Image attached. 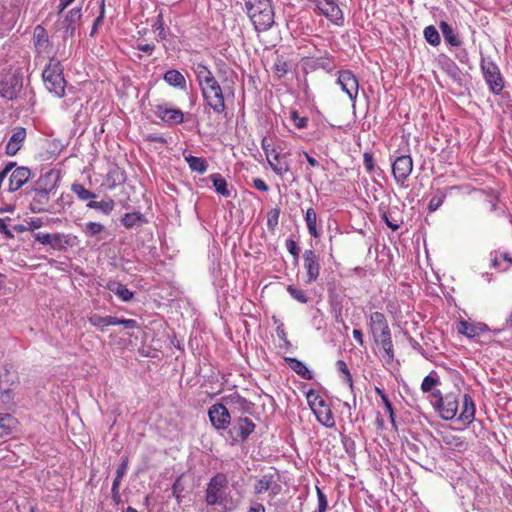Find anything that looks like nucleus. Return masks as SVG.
I'll return each instance as SVG.
<instances>
[{
  "label": "nucleus",
  "instance_id": "obj_1",
  "mask_svg": "<svg viewBox=\"0 0 512 512\" xmlns=\"http://www.w3.org/2000/svg\"><path fill=\"white\" fill-rule=\"evenodd\" d=\"M205 502L208 506H218L221 512H233L241 504V497H234L229 488L226 474L217 473L207 483Z\"/></svg>",
  "mask_w": 512,
  "mask_h": 512
},
{
  "label": "nucleus",
  "instance_id": "obj_2",
  "mask_svg": "<svg viewBox=\"0 0 512 512\" xmlns=\"http://www.w3.org/2000/svg\"><path fill=\"white\" fill-rule=\"evenodd\" d=\"M246 13L255 30L267 31L274 23V10L271 0H244Z\"/></svg>",
  "mask_w": 512,
  "mask_h": 512
},
{
  "label": "nucleus",
  "instance_id": "obj_3",
  "mask_svg": "<svg viewBox=\"0 0 512 512\" xmlns=\"http://www.w3.org/2000/svg\"><path fill=\"white\" fill-rule=\"evenodd\" d=\"M42 79L46 89L58 98L65 95L66 80L63 74V66L59 59L51 57L46 64Z\"/></svg>",
  "mask_w": 512,
  "mask_h": 512
},
{
  "label": "nucleus",
  "instance_id": "obj_4",
  "mask_svg": "<svg viewBox=\"0 0 512 512\" xmlns=\"http://www.w3.org/2000/svg\"><path fill=\"white\" fill-rule=\"evenodd\" d=\"M256 424L248 417H235L230 426L225 430V440L231 446H236L247 441L254 432Z\"/></svg>",
  "mask_w": 512,
  "mask_h": 512
},
{
  "label": "nucleus",
  "instance_id": "obj_5",
  "mask_svg": "<svg viewBox=\"0 0 512 512\" xmlns=\"http://www.w3.org/2000/svg\"><path fill=\"white\" fill-rule=\"evenodd\" d=\"M306 398L310 409L316 416V419L327 428L334 427L335 420L332 411L324 398L313 389L307 392Z\"/></svg>",
  "mask_w": 512,
  "mask_h": 512
},
{
  "label": "nucleus",
  "instance_id": "obj_6",
  "mask_svg": "<svg viewBox=\"0 0 512 512\" xmlns=\"http://www.w3.org/2000/svg\"><path fill=\"white\" fill-rule=\"evenodd\" d=\"M480 68L489 91L494 95H499L505 87V80L498 65L491 58L483 57L480 61Z\"/></svg>",
  "mask_w": 512,
  "mask_h": 512
},
{
  "label": "nucleus",
  "instance_id": "obj_7",
  "mask_svg": "<svg viewBox=\"0 0 512 512\" xmlns=\"http://www.w3.org/2000/svg\"><path fill=\"white\" fill-rule=\"evenodd\" d=\"M200 91L206 106L212 109L214 113L219 115L225 112V97L217 80L200 88Z\"/></svg>",
  "mask_w": 512,
  "mask_h": 512
},
{
  "label": "nucleus",
  "instance_id": "obj_8",
  "mask_svg": "<svg viewBox=\"0 0 512 512\" xmlns=\"http://www.w3.org/2000/svg\"><path fill=\"white\" fill-rule=\"evenodd\" d=\"M208 418L212 427L222 435V432L227 430L232 420L229 408L223 401L215 403L208 408Z\"/></svg>",
  "mask_w": 512,
  "mask_h": 512
},
{
  "label": "nucleus",
  "instance_id": "obj_9",
  "mask_svg": "<svg viewBox=\"0 0 512 512\" xmlns=\"http://www.w3.org/2000/svg\"><path fill=\"white\" fill-rule=\"evenodd\" d=\"M413 170V160L408 154L394 156L392 174L397 184L404 185Z\"/></svg>",
  "mask_w": 512,
  "mask_h": 512
},
{
  "label": "nucleus",
  "instance_id": "obj_10",
  "mask_svg": "<svg viewBox=\"0 0 512 512\" xmlns=\"http://www.w3.org/2000/svg\"><path fill=\"white\" fill-rule=\"evenodd\" d=\"M432 404L444 420H452L457 415L459 401L458 397L452 393L445 396L441 394L440 399H435Z\"/></svg>",
  "mask_w": 512,
  "mask_h": 512
},
{
  "label": "nucleus",
  "instance_id": "obj_11",
  "mask_svg": "<svg viewBox=\"0 0 512 512\" xmlns=\"http://www.w3.org/2000/svg\"><path fill=\"white\" fill-rule=\"evenodd\" d=\"M23 88V77L20 73L6 75L0 81V95L7 100L16 99Z\"/></svg>",
  "mask_w": 512,
  "mask_h": 512
},
{
  "label": "nucleus",
  "instance_id": "obj_12",
  "mask_svg": "<svg viewBox=\"0 0 512 512\" xmlns=\"http://www.w3.org/2000/svg\"><path fill=\"white\" fill-rule=\"evenodd\" d=\"M337 84L341 90L347 94L349 99L354 103L358 97L359 82L354 73L350 70H342L338 72Z\"/></svg>",
  "mask_w": 512,
  "mask_h": 512
},
{
  "label": "nucleus",
  "instance_id": "obj_13",
  "mask_svg": "<svg viewBox=\"0 0 512 512\" xmlns=\"http://www.w3.org/2000/svg\"><path fill=\"white\" fill-rule=\"evenodd\" d=\"M368 326L376 342L391 336L387 319L381 312H373L370 315Z\"/></svg>",
  "mask_w": 512,
  "mask_h": 512
},
{
  "label": "nucleus",
  "instance_id": "obj_14",
  "mask_svg": "<svg viewBox=\"0 0 512 512\" xmlns=\"http://www.w3.org/2000/svg\"><path fill=\"white\" fill-rule=\"evenodd\" d=\"M82 18V6L69 10L60 22V29L63 31V39L73 38L78 23Z\"/></svg>",
  "mask_w": 512,
  "mask_h": 512
},
{
  "label": "nucleus",
  "instance_id": "obj_15",
  "mask_svg": "<svg viewBox=\"0 0 512 512\" xmlns=\"http://www.w3.org/2000/svg\"><path fill=\"white\" fill-rule=\"evenodd\" d=\"M303 266L306 270V280L307 284H311L315 282L320 275V258L315 253V251L308 249L304 251L303 254Z\"/></svg>",
  "mask_w": 512,
  "mask_h": 512
},
{
  "label": "nucleus",
  "instance_id": "obj_16",
  "mask_svg": "<svg viewBox=\"0 0 512 512\" xmlns=\"http://www.w3.org/2000/svg\"><path fill=\"white\" fill-rule=\"evenodd\" d=\"M315 3L317 9L326 18L338 26L343 25V12L336 3V0H315Z\"/></svg>",
  "mask_w": 512,
  "mask_h": 512
},
{
  "label": "nucleus",
  "instance_id": "obj_17",
  "mask_svg": "<svg viewBox=\"0 0 512 512\" xmlns=\"http://www.w3.org/2000/svg\"><path fill=\"white\" fill-rule=\"evenodd\" d=\"M60 181V173L51 169L42 174L33 184L32 190H39L54 194Z\"/></svg>",
  "mask_w": 512,
  "mask_h": 512
},
{
  "label": "nucleus",
  "instance_id": "obj_18",
  "mask_svg": "<svg viewBox=\"0 0 512 512\" xmlns=\"http://www.w3.org/2000/svg\"><path fill=\"white\" fill-rule=\"evenodd\" d=\"M33 196L29 203V209L33 213L55 212L54 206L50 204L51 193L32 190Z\"/></svg>",
  "mask_w": 512,
  "mask_h": 512
},
{
  "label": "nucleus",
  "instance_id": "obj_19",
  "mask_svg": "<svg viewBox=\"0 0 512 512\" xmlns=\"http://www.w3.org/2000/svg\"><path fill=\"white\" fill-rule=\"evenodd\" d=\"M9 173L8 192H15L19 190L32 176L31 170L25 166L16 165Z\"/></svg>",
  "mask_w": 512,
  "mask_h": 512
},
{
  "label": "nucleus",
  "instance_id": "obj_20",
  "mask_svg": "<svg viewBox=\"0 0 512 512\" xmlns=\"http://www.w3.org/2000/svg\"><path fill=\"white\" fill-rule=\"evenodd\" d=\"M222 401L227 407L231 408L233 412L238 411L241 414L253 413L254 404L238 393H232L224 396L222 397Z\"/></svg>",
  "mask_w": 512,
  "mask_h": 512
},
{
  "label": "nucleus",
  "instance_id": "obj_21",
  "mask_svg": "<svg viewBox=\"0 0 512 512\" xmlns=\"http://www.w3.org/2000/svg\"><path fill=\"white\" fill-rule=\"evenodd\" d=\"M33 236L36 241L43 245H50L53 250H62L66 245H69L67 236L63 233L36 232Z\"/></svg>",
  "mask_w": 512,
  "mask_h": 512
},
{
  "label": "nucleus",
  "instance_id": "obj_22",
  "mask_svg": "<svg viewBox=\"0 0 512 512\" xmlns=\"http://www.w3.org/2000/svg\"><path fill=\"white\" fill-rule=\"evenodd\" d=\"M155 114L163 122L174 125L181 124L184 121V113L178 108H169L166 104L157 105Z\"/></svg>",
  "mask_w": 512,
  "mask_h": 512
},
{
  "label": "nucleus",
  "instance_id": "obj_23",
  "mask_svg": "<svg viewBox=\"0 0 512 512\" xmlns=\"http://www.w3.org/2000/svg\"><path fill=\"white\" fill-rule=\"evenodd\" d=\"M18 18L17 8L0 4V35L10 31Z\"/></svg>",
  "mask_w": 512,
  "mask_h": 512
},
{
  "label": "nucleus",
  "instance_id": "obj_24",
  "mask_svg": "<svg viewBox=\"0 0 512 512\" xmlns=\"http://www.w3.org/2000/svg\"><path fill=\"white\" fill-rule=\"evenodd\" d=\"M440 384V378L436 371H431L427 376L424 377L421 383V391L428 394L431 398V402L435 399H440L441 391L437 388Z\"/></svg>",
  "mask_w": 512,
  "mask_h": 512
},
{
  "label": "nucleus",
  "instance_id": "obj_25",
  "mask_svg": "<svg viewBox=\"0 0 512 512\" xmlns=\"http://www.w3.org/2000/svg\"><path fill=\"white\" fill-rule=\"evenodd\" d=\"M26 137L27 132L24 127L14 128L13 133L6 144L5 153L9 156L16 155L22 148Z\"/></svg>",
  "mask_w": 512,
  "mask_h": 512
},
{
  "label": "nucleus",
  "instance_id": "obj_26",
  "mask_svg": "<svg viewBox=\"0 0 512 512\" xmlns=\"http://www.w3.org/2000/svg\"><path fill=\"white\" fill-rule=\"evenodd\" d=\"M439 28L443 35V38L447 45L450 47L449 50L452 51V48H459L463 44V39L459 32L454 29L451 25H449L445 21H441L439 23Z\"/></svg>",
  "mask_w": 512,
  "mask_h": 512
},
{
  "label": "nucleus",
  "instance_id": "obj_27",
  "mask_svg": "<svg viewBox=\"0 0 512 512\" xmlns=\"http://www.w3.org/2000/svg\"><path fill=\"white\" fill-rule=\"evenodd\" d=\"M192 69L195 73L196 81L200 88L217 80L213 75L212 71L203 62L193 63Z\"/></svg>",
  "mask_w": 512,
  "mask_h": 512
},
{
  "label": "nucleus",
  "instance_id": "obj_28",
  "mask_svg": "<svg viewBox=\"0 0 512 512\" xmlns=\"http://www.w3.org/2000/svg\"><path fill=\"white\" fill-rule=\"evenodd\" d=\"M475 412L476 408L472 396L470 394H464L463 406L458 420L461 421L464 425H469L474 420Z\"/></svg>",
  "mask_w": 512,
  "mask_h": 512
},
{
  "label": "nucleus",
  "instance_id": "obj_29",
  "mask_svg": "<svg viewBox=\"0 0 512 512\" xmlns=\"http://www.w3.org/2000/svg\"><path fill=\"white\" fill-rule=\"evenodd\" d=\"M34 47L38 53H48L50 48V41L44 27L38 25L33 33Z\"/></svg>",
  "mask_w": 512,
  "mask_h": 512
},
{
  "label": "nucleus",
  "instance_id": "obj_30",
  "mask_svg": "<svg viewBox=\"0 0 512 512\" xmlns=\"http://www.w3.org/2000/svg\"><path fill=\"white\" fill-rule=\"evenodd\" d=\"M8 377H9L8 371H6L5 374L0 376V401L4 406H6L7 408L10 409L13 406H15V400H14L15 393L11 388L4 387V384L9 381Z\"/></svg>",
  "mask_w": 512,
  "mask_h": 512
},
{
  "label": "nucleus",
  "instance_id": "obj_31",
  "mask_svg": "<svg viewBox=\"0 0 512 512\" xmlns=\"http://www.w3.org/2000/svg\"><path fill=\"white\" fill-rule=\"evenodd\" d=\"M105 287L123 302H129L134 297V293L132 291L116 280H109Z\"/></svg>",
  "mask_w": 512,
  "mask_h": 512
},
{
  "label": "nucleus",
  "instance_id": "obj_32",
  "mask_svg": "<svg viewBox=\"0 0 512 512\" xmlns=\"http://www.w3.org/2000/svg\"><path fill=\"white\" fill-rule=\"evenodd\" d=\"M268 163L272 171L280 177H283L290 171V164L286 160V154L276 153L273 157V160L268 158Z\"/></svg>",
  "mask_w": 512,
  "mask_h": 512
},
{
  "label": "nucleus",
  "instance_id": "obj_33",
  "mask_svg": "<svg viewBox=\"0 0 512 512\" xmlns=\"http://www.w3.org/2000/svg\"><path fill=\"white\" fill-rule=\"evenodd\" d=\"M163 79L168 85L174 88H178L181 90L186 89V79L184 75L178 70L170 69L166 71L163 76Z\"/></svg>",
  "mask_w": 512,
  "mask_h": 512
},
{
  "label": "nucleus",
  "instance_id": "obj_34",
  "mask_svg": "<svg viewBox=\"0 0 512 512\" xmlns=\"http://www.w3.org/2000/svg\"><path fill=\"white\" fill-rule=\"evenodd\" d=\"M17 419L9 413H0V437H7L17 426Z\"/></svg>",
  "mask_w": 512,
  "mask_h": 512
},
{
  "label": "nucleus",
  "instance_id": "obj_35",
  "mask_svg": "<svg viewBox=\"0 0 512 512\" xmlns=\"http://www.w3.org/2000/svg\"><path fill=\"white\" fill-rule=\"evenodd\" d=\"M215 191L223 197H231L232 189L228 188V183L220 173H214L209 176Z\"/></svg>",
  "mask_w": 512,
  "mask_h": 512
},
{
  "label": "nucleus",
  "instance_id": "obj_36",
  "mask_svg": "<svg viewBox=\"0 0 512 512\" xmlns=\"http://www.w3.org/2000/svg\"><path fill=\"white\" fill-rule=\"evenodd\" d=\"M121 223L127 229H131L134 227H140L143 224L147 223V219L144 214L140 212H132L126 213L121 219Z\"/></svg>",
  "mask_w": 512,
  "mask_h": 512
},
{
  "label": "nucleus",
  "instance_id": "obj_37",
  "mask_svg": "<svg viewBox=\"0 0 512 512\" xmlns=\"http://www.w3.org/2000/svg\"><path fill=\"white\" fill-rule=\"evenodd\" d=\"M184 160L188 164L189 168L194 172L204 174L207 171L208 163L206 159L203 157H196L191 154H184Z\"/></svg>",
  "mask_w": 512,
  "mask_h": 512
},
{
  "label": "nucleus",
  "instance_id": "obj_38",
  "mask_svg": "<svg viewBox=\"0 0 512 512\" xmlns=\"http://www.w3.org/2000/svg\"><path fill=\"white\" fill-rule=\"evenodd\" d=\"M289 367L305 380H311L313 373L308 369L305 363L295 358H287Z\"/></svg>",
  "mask_w": 512,
  "mask_h": 512
},
{
  "label": "nucleus",
  "instance_id": "obj_39",
  "mask_svg": "<svg viewBox=\"0 0 512 512\" xmlns=\"http://www.w3.org/2000/svg\"><path fill=\"white\" fill-rule=\"evenodd\" d=\"M89 323L98 328L100 331H105L108 326L116 325V317L114 316H101L99 314H92L88 318Z\"/></svg>",
  "mask_w": 512,
  "mask_h": 512
},
{
  "label": "nucleus",
  "instance_id": "obj_40",
  "mask_svg": "<svg viewBox=\"0 0 512 512\" xmlns=\"http://www.w3.org/2000/svg\"><path fill=\"white\" fill-rule=\"evenodd\" d=\"M87 207L90 209H95L105 215H108L113 211L115 207V202L113 199L107 197L100 201H89L87 203Z\"/></svg>",
  "mask_w": 512,
  "mask_h": 512
},
{
  "label": "nucleus",
  "instance_id": "obj_41",
  "mask_svg": "<svg viewBox=\"0 0 512 512\" xmlns=\"http://www.w3.org/2000/svg\"><path fill=\"white\" fill-rule=\"evenodd\" d=\"M305 222L309 234L314 238H319L320 233L317 230V213L313 208H308L305 213Z\"/></svg>",
  "mask_w": 512,
  "mask_h": 512
},
{
  "label": "nucleus",
  "instance_id": "obj_42",
  "mask_svg": "<svg viewBox=\"0 0 512 512\" xmlns=\"http://www.w3.org/2000/svg\"><path fill=\"white\" fill-rule=\"evenodd\" d=\"M444 443L452 450L463 452L467 450L468 443L461 436L447 435L444 437Z\"/></svg>",
  "mask_w": 512,
  "mask_h": 512
},
{
  "label": "nucleus",
  "instance_id": "obj_43",
  "mask_svg": "<svg viewBox=\"0 0 512 512\" xmlns=\"http://www.w3.org/2000/svg\"><path fill=\"white\" fill-rule=\"evenodd\" d=\"M105 231V226L99 222H87L83 227V233L86 237H97L99 241L103 239L100 235Z\"/></svg>",
  "mask_w": 512,
  "mask_h": 512
},
{
  "label": "nucleus",
  "instance_id": "obj_44",
  "mask_svg": "<svg viewBox=\"0 0 512 512\" xmlns=\"http://www.w3.org/2000/svg\"><path fill=\"white\" fill-rule=\"evenodd\" d=\"M274 484V475L273 474H265L261 478H259L254 484V493L256 495H261L264 492H267L272 488Z\"/></svg>",
  "mask_w": 512,
  "mask_h": 512
},
{
  "label": "nucleus",
  "instance_id": "obj_45",
  "mask_svg": "<svg viewBox=\"0 0 512 512\" xmlns=\"http://www.w3.org/2000/svg\"><path fill=\"white\" fill-rule=\"evenodd\" d=\"M424 39L431 45V46H438L441 43V37L438 32V30L433 26L429 25L424 28L423 31Z\"/></svg>",
  "mask_w": 512,
  "mask_h": 512
},
{
  "label": "nucleus",
  "instance_id": "obj_46",
  "mask_svg": "<svg viewBox=\"0 0 512 512\" xmlns=\"http://www.w3.org/2000/svg\"><path fill=\"white\" fill-rule=\"evenodd\" d=\"M107 180L110 183V187H115L125 181L124 173L118 166L112 167L107 174Z\"/></svg>",
  "mask_w": 512,
  "mask_h": 512
},
{
  "label": "nucleus",
  "instance_id": "obj_47",
  "mask_svg": "<svg viewBox=\"0 0 512 512\" xmlns=\"http://www.w3.org/2000/svg\"><path fill=\"white\" fill-rule=\"evenodd\" d=\"M71 189L82 201H92V199L96 198V195L92 191L86 189L82 184L74 183Z\"/></svg>",
  "mask_w": 512,
  "mask_h": 512
},
{
  "label": "nucleus",
  "instance_id": "obj_48",
  "mask_svg": "<svg viewBox=\"0 0 512 512\" xmlns=\"http://www.w3.org/2000/svg\"><path fill=\"white\" fill-rule=\"evenodd\" d=\"M280 208L275 207L269 210L267 214V228L270 232L274 233L279 222Z\"/></svg>",
  "mask_w": 512,
  "mask_h": 512
},
{
  "label": "nucleus",
  "instance_id": "obj_49",
  "mask_svg": "<svg viewBox=\"0 0 512 512\" xmlns=\"http://www.w3.org/2000/svg\"><path fill=\"white\" fill-rule=\"evenodd\" d=\"M440 67L450 75H455L458 68L455 62L448 56L441 55L439 58Z\"/></svg>",
  "mask_w": 512,
  "mask_h": 512
},
{
  "label": "nucleus",
  "instance_id": "obj_50",
  "mask_svg": "<svg viewBox=\"0 0 512 512\" xmlns=\"http://www.w3.org/2000/svg\"><path fill=\"white\" fill-rule=\"evenodd\" d=\"M287 291L290 294V296L293 299H295L296 301H298L300 303H303V304L308 302V297H307V295H306L304 290L296 288L293 285H289L287 287Z\"/></svg>",
  "mask_w": 512,
  "mask_h": 512
},
{
  "label": "nucleus",
  "instance_id": "obj_51",
  "mask_svg": "<svg viewBox=\"0 0 512 512\" xmlns=\"http://www.w3.org/2000/svg\"><path fill=\"white\" fill-rule=\"evenodd\" d=\"M381 345H382V348L384 350V353H385V358L386 360L389 362V361H392L394 359V349H393V342H392V337H387L383 340H380L378 341Z\"/></svg>",
  "mask_w": 512,
  "mask_h": 512
},
{
  "label": "nucleus",
  "instance_id": "obj_52",
  "mask_svg": "<svg viewBox=\"0 0 512 512\" xmlns=\"http://www.w3.org/2000/svg\"><path fill=\"white\" fill-rule=\"evenodd\" d=\"M381 218L392 231H397L400 228L401 221L396 219L391 211L383 212Z\"/></svg>",
  "mask_w": 512,
  "mask_h": 512
},
{
  "label": "nucleus",
  "instance_id": "obj_53",
  "mask_svg": "<svg viewBox=\"0 0 512 512\" xmlns=\"http://www.w3.org/2000/svg\"><path fill=\"white\" fill-rule=\"evenodd\" d=\"M446 198V194L443 192H438L436 195H434L428 204V210L429 212H435L437 209L441 207V205L444 203Z\"/></svg>",
  "mask_w": 512,
  "mask_h": 512
},
{
  "label": "nucleus",
  "instance_id": "obj_54",
  "mask_svg": "<svg viewBox=\"0 0 512 512\" xmlns=\"http://www.w3.org/2000/svg\"><path fill=\"white\" fill-rule=\"evenodd\" d=\"M289 70V65L287 61H285L282 57H277L274 63V71L278 77H283L287 74Z\"/></svg>",
  "mask_w": 512,
  "mask_h": 512
},
{
  "label": "nucleus",
  "instance_id": "obj_55",
  "mask_svg": "<svg viewBox=\"0 0 512 512\" xmlns=\"http://www.w3.org/2000/svg\"><path fill=\"white\" fill-rule=\"evenodd\" d=\"M290 119L298 129H304L308 125V118L300 116L296 110L291 111Z\"/></svg>",
  "mask_w": 512,
  "mask_h": 512
},
{
  "label": "nucleus",
  "instance_id": "obj_56",
  "mask_svg": "<svg viewBox=\"0 0 512 512\" xmlns=\"http://www.w3.org/2000/svg\"><path fill=\"white\" fill-rule=\"evenodd\" d=\"M316 492H317L318 507L314 512H326L327 507H328L327 497L319 487H316Z\"/></svg>",
  "mask_w": 512,
  "mask_h": 512
},
{
  "label": "nucleus",
  "instance_id": "obj_57",
  "mask_svg": "<svg viewBox=\"0 0 512 512\" xmlns=\"http://www.w3.org/2000/svg\"><path fill=\"white\" fill-rule=\"evenodd\" d=\"M285 246L289 253L293 256L295 263H298L300 247L292 238H289L285 242Z\"/></svg>",
  "mask_w": 512,
  "mask_h": 512
},
{
  "label": "nucleus",
  "instance_id": "obj_58",
  "mask_svg": "<svg viewBox=\"0 0 512 512\" xmlns=\"http://www.w3.org/2000/svg\"><path fill=\"white\" fill-rule=\"evenodd\" d=\"M336 368L339 372L344 374V381L349 384V386L352 388V376L350 374V371L347 367V364L343 360H338L336 362Z\"/></svg>",
  "mask_w": 512,
  "mask_h": 512
},
{
  "label": "nucleus",
  "instance_id": "obj_59",
  "mask_svg": "<svg viewBox=\"0 0 512 512\" xmlns=\"http://www.w3.org/2000/svg\"><path fill=\"white\" fill-rule=\"evenodd\" d=\"M459 331H460L462 334H464V335H466V336H468V337H474V336L476 335L475 328H474L471 324H469V323H467V322H465V321H462V322L460 323V329H459Z\"/></svg>",
  "mask_w": 512,
  "mask_h": 512
},
{
  "label": "nucleus",
  "instance_id": "obj_60",
  "mask_svg": "<svg viewBox=\"0 0 512 512\" xmlns=\"http://www.w3.org/2000/svg\"><path fill=\"white\" fill-rule=\"evenodd\" d=\"M363 165L367 172L371 173L374 170L375 164H374V158L371 153H364L363 155Z\"/></svg>",
  "mask_w": 512,
  "mask_h": 512
},
{
  "label": "nucleus",
  "instance_id": "obj_61",
  "mask_svg": "<svg viewBox=\"0 0 512 512\" xmlns=\"http://www.w3.org/2000/svg\"><path fill=\"white\" fill-rule=\"evenodd\" d=\"M455 58L462 64H467L469 62V54L465 48H456Z\"/></svg>",
  "mask_w": 512,
  "mask_h": 512
},
{
  "label": "nucleus",
  "instance_id": "obj_62",
  "mask_svg": "<svg viewBox=\"0 0 512 512\" xmlns=\"http://www.w3.org/2000/svg\"><path fill=\"white\" fill-rule=\"evenodd\" d=\"M116 325H123L126 329H135L138 327V323L134 319H119L116 317Z\"/></svg>",
  "mask_w": 512,
  "mask_h": 512
},
{
  "label": "nucleus",
  "instance_id": "obj_63",
  "mask_svg": "<svg viewBox=\"0 0 512 512\" xmlns=\"http://www.w3.org/2000/svg\"><path fill=\"white\" fill-rule=\"evenodd\" d=\"M173 496L176 498L177 502H181V492L183 490V486L179 479H177L172 485Z\"/></svg>",
  "mask_w": 512,
  "mask_h": 512
},
{
  "label": "nucleus",
  "instance_id": "obj_64",
  "mask_svg": "<svg viewBox=\"0 0 512 512\" xmlns=\"http://www.w3.org/2000/svg\"><path fill=\"white\" fill-rule=\"evenodd\" d=\"M153 26H154V28L157 31H159L158 37L160 39H165L166 38V33L164 31V22H163V19H162L161 15L158 17V20L155 22V24Z\"/></svg>",
  "mask_w": 512,
  "mask_h": 512
}]
</instances>
